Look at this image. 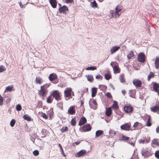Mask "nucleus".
<instances>
[{"label":"nucleus","instance_id":"obj_61","mask_svg":"<svg viewBox=\"0 0 159 159\" xmlns=\"http://www.w3.org/2000/svg\"><path fill=\"white\" fill-rule=\"evenodd\" d=\"M129 143L131 145H132V146H134V143L133 142H131V141H129Z\"/></svg>","mask_w":159,"mask_h":159},{"label":"nucleus","instance_id":"obj_14","mask_svg":"<svg viewBox=\"0 0 159 159\" xmlns=\"http://www.w3.org/2000/svg\"><path fill=\"white\" fill-rule=\"evenodd\" d=\"M57 76L56 74L54 73L51 74L49 76V79L51 81H52L56 79Z\"/></svg>","mask_w":159,"mask_h":159},{"label":"nucleus","instance_id":"obj_23","mask_svg":"<svg viewBox=\"0 0 159 159\" xmlns=\"http://www.w3.org/2000/svg\"><path fill=\"white\" fill-rule=\"evenodd\" d=\"M134 56V52L133 51H130L129 54L127 55V57L128 59H131Z\"/></svg>","mask_w":159,"mask_h":159},{"label":"nucleus","instance_id":"obj_53","mask_svg":"<svg viewBox=\"0 0 159 159\" xmlns=\"http://www.w3.org/2000/svg\"><path fill=\"white\" fill-rule=\"evenodd\" d=\"M102 76L101 75H97L96 76V79H102Z\"/></svg>","mask_w":159,"mask_h":159},{"label":"nucleus","instance_id":"obj_30","mask_svg":"<svg viewBox=\"0 0 159 159\" xmlns=\"http://www.w3.org/2000/svg\"><path fill=\"white\" fill-rule=\"evenodd\" d=\"M120 82L121 83H124L125 82L124 79V74H121L120 75Z\"/></svg>","mask_w":159,"mask_h":159},{"label":"nucleus","instance_id":"obj_31","mask_svg":"<svg viewBox=\"0 0 159 159\" xmlns=\"http://www.w3.org/2000/svg\"><path fill=\"white\" fill-rule=\"evenodd\" d=\"M122 9V7L121 6H117L116 8V12H119Z\"/></svg>","mask_w":159,"mask_h":159},{"label":"nucleus","instance_id":"obj_51","mask_svg":"<svg viewBox=\"0 0 159 159\" xmlns=\"http://www.w3.org/2000/svg\"><path fill=\"white\" fill-rule=\"evenodd\" d=\"M106 96L108 98H111L112 97V96L110 93L109 92H107L106 94Z\"/></svg>","mask_w":159,"mask_h":159},{"label":"nucleus","instance_id":"obj_34","mask_svg":"<svg viewBox=\"0 0 159 159\" xmlns=\"http://www.w3.org/2000/svg\"><path fill=\"white\" fill-rule=\"evenodd\" d=\"M58 145H59V147L60 148V149H61V154L62 155H63V156L64 157L66 156V155L65 154V153H64V152L63 151V149L62 148L61 145L60 143H59L58 144Z\"/></svg>","mask_w":159,"mask_h":159},{"label":"nucleus","instance_id":"obj_41","mask_svg":"<svg viewBox=\"0 0 159 159\" xmlns=\"http://www.w3.org/2000/svg\"><path fill=\"white\" fill-rule=\"evenodd\" d=\"M16 123V120L14 119H12L10 122V125L11 127H13L14 125Z\"/></svg>","mask_w":159,"mask_h":159},{"label":"nucleus","instance_id":"obj_40","mask_svg":"<svg viewBox=\"0 0 159 159\" xmlns=\"http://www.w3.org/2000/svg\"><path fill=\"white\" fill-rule=\"evenodd\" d=\"M154 73L152 72H150V74L148 75V80H150V79L152 78V77L154 75Z\"/></svg>","mask_w":159,"mask_h":159},{"label":"nucleus","instance_id":"obj_18","mask_svg":"<svg viewBox=\"0 0 159 159\" xmlns=\"http://www.w3.org/2000/svg\"><path fill=\"white\" fill-rule=\"evenodd\" d=\"M151 111L155 112L158 111H159V106L158 105H156L154 107H151Z\"/></svg>","mask_w":159,"mask_h":159},{"label":"nucleus","instance_id":"obj_11","mask_svg":"<svg viewBox=\"0 0 159 159\" xmlns=\"http://www.w3.org/2000/svg\"><path fill=\"white\" fill-rule=\"evenodd\" d=\"M91 129V128L89 124L83 126L82 128V131L83 132L90 131Z\"/></svg>","mask_w":159,"mask_h":159},{"label":"nucleus","instance_id":"obj_60","mask_svg":"<svg viewBox=\"0 0 159 159\" xmlns=\"http://www.w3.org/2000/svg\"><path fill=\"white\" fill-rule=\"evenodd\" d=\"M92 102L95 105H96L97 104V102H96V101L94 100H93Z\"/></svg>","mask_w":159,"mask_h":159},{"label":"nucleus","instance_id":"obj_62","mask_svg":"<svg viewBox=\"0 0 159 159\" xmlns=\"http://www.w3.org/2000/svg\"><path fill=\"white\" fill-rule=\"evenodd\" d=\"M52 112V111H50L48 112V114H49V116H50V117L51 116V112Z\"/></svg>","mask_w":159,"mask_h":159},{"label":"nucleus","instance_id":"obj_4","mask_svg":"<svg viewBox=\"0 0 159 159\" xmlns=\"http://www.w3.org/2000/svg\"><path fill=\"white\" fill-rule=\"evenodd\" d=\"M68 11V8L65 5L60 7L59 8V11L60 13H63L66 14V11Z\"/></svg>","mask_w":159,"mask_h":159},{"label":"nucleus","instance_id":"obj_26","mask_svg":"<svg viewBox=\"0 0 159 159\" xmlns=\"http://www.w3.org/2000/svg\"><path fill=\"white\" fill-rule=\"evenodd\" d=\"M112 107L114 109H117L119 108L117 104V102L116 101H114V103L112 105Z\"/></svg>","mask_w":159,"mask_h":159},{"label":"nucleus","instance_id":"obj_42","mask_svg":"<svg viewBox=\"0 0 159 159\" xmlns=\"http://www.w3.org/2000/svg\"><path fill=\"white\" fill-rule=\"evenodd\" d=\"M134 91L132 90H130L129 92V94L130 97L132 98H134V95L133 94L134 93Z\"/></svg>","mask_w":159,"mask_h":159},{"label":"nucleus","instance_id":"obj_47","mask_svg":"<svg viewBox=\"0 0 159 159\" xmlns=\"http://www.w3.org/2000/svg\"><path fill=\"white\" fill-rule=\"evenodd\" d=\"M146 126H150L151 125V123L150 121V119L148 118L146 124Z\"/></svg>","mask_w":159,"mask_h":159},{"label":"nucleus","instance_id":"obj_55","mask_svg":"<svg viewBox=\"0 0 159 159\" xmlns=\"http://www.w3.org/2000/svg\"><path fill=\"white\" fill-rule=\"evenodd\" d=\"M145 140L143 139H140L139 140V143L144 144L145 143Z\"/></svg>","mask_w":159,"mask_h":159},{"label":"nucleus","instance_id":"obj_9","mask_svg":"<svg viewBox=\"0 0 159 159\" xmlns=\"http://www.w3.org/2000/svg\"><path fill=\"white\" fill-rule=\"evenodd\" d=\"M40 88L41 89L39 92V94L43 97H45L46 94L48 92V91L45 88H43L42 86H41Z\"/></svg>","mask_w":159,"mask_h":159},{"label":"nucleus","instance_id":"obj_35","mask_svg":"<svg viewBox=\"0 0 159 159\" xmlns=\"http://www.w3.org/2000/svg\"><path fill=\"white\" fill-rule=\"evenodd\" d=\"M111 77V75L108 73L105 74V78L106 80H108Z\"/></svg>","mask_w":159,"mask_h":159},{"label":"nucleus","instance_id":"obj_25","mask_svg":"<svg viewBox=\"0 0 159 159\" xmlns=\"http://www.w3.org/2000/svg\"><path fill=\"white\" fill-rule=\"evenodd\" d=\"M88 80L90 82H92L93 80V77L92 75H86Z\"/></svg>","mask_w":159,"mask_h":159},{"label":"nucleus","instance_id":"obj_63","mask_svg":"<svg viewBox=\"0 0 159 159\" xmlns=\"http://www.w3.org/2000/svg\"><path fill=\"white\" fill-rule=\"evenodd\" d=\"M52 82L54 84H56L57 83V80L55 79L54 80V81H52Z\"/></svg>","mask_w":159,"mask_h":159},{"label":"nucleus","instance_id":"obj_45","mask_svg":"<svg viewBox=\"0 0 159 159\" xmlns=\"http://www.w3.org/2000/svg\"><path fill=\"white\" fill-rule=\"evenodd\" d=\"M68 129L67 127L66 126L63 127V128L61 129V131L62 132H66Z\"/></svg>","mask_w":159,"mask_h":159},{"label":"nucleus","instance_id":"obj_59","mask_svg":"<svg viewBox=\"0 0 159 159\" xmlns=\"http://www.w3.org/2000/svg\"><path fill=\"white\" fill-rule=\"evenodd\" d=\"M11 99L10 98H8L7 99V103L11 101Z\"/></svg>","mask_w":159,"mask_h":159},{"label":"nucleus","instance_id":"obj_27","mask_svg":"<svg viewBox=\"0 0 159 159\" xmlns=\"http://www.w3.org/2000/svg\"><path fill=\"white\" fill-rule=\"evenodd\" d=\"M23 118L24 119L29 121H30L31 120V118L27 115H24L23 116Z\"/></svg>","mask_w":159,"mask_h":159},{"label":"nucleus","instance_id":"obj_16","mask_svg":"<svg viewBox=\"0 0 159 159\" xmlns=\"http://www.w3.org/2000/svg\"><path fill=\"white\" fill-rule=\"evenodd\" d=\"M111 107L106 108L105 114L107 116H110L111 114Z\"/></svg>","mask_w":159,"mask_h":159},{"label":"nucleus","instance_id":"obj_7","mask_svg":"<svg viewBox=\"0 0 159 159\" xmlns=\"http://www.w3.org/2000/svg\"><path fill=\"white\" fill-rule=\"evenodd\" d=\"M131 126L128 123H125L120 126V128L122 130L128 131L130 130Z\"/></svg>","mask_w":159,"mask_h":159},{"label":"nucleus","instance_id":"obj_50","mask_svg":"<svg viewBox=\"0 0 159 159\" xmlns=\"http://www.w3.org/2000/svg\"><path fill=\"white\" fill-rule=\"evenodd\" d=\"M118 12H116V11L114 13V16L115 18H118L119 16L120 15L119 14Z\"/></svg>","mask_w":159,"mask_h":159},{"label":"nucleus","instance_id":"obj_57","mask_svg":"<svg viewBox=\"0 0 159 159\" xmlns=\"http://www.w3.org/2000/svg\"><path fill=\"white\" fill-rule=\"evenodd\" d=\"M80 143V142L79 141L74 142L73 143V145L75 146V145H77L79 144Z\"/></svg>","mask_w":159,"mask_h":159},{"label":"nucleus","instance_id":"obj_29","mask_svg":"<svg viewBox=\"0 0 159 159\" xmlns=\"http://www.w3.org/2000/svg\"><path fill=\"white\" fill-rule=\"evenodd\" d=\"M152 142L153 144H155V145H159V140L158 139H153L152 141Z\"/></svg>","mask_w":159,"mask_h":159},{"label":"nucleus","instance_id":"obj_15","mask_svg":"<svg viewBox=\"0 0 159 159\" xmlns=\"http://www.w3.org/2000/svg\"><path fill=\"white\" fill-rule=\"evenodd\" d=\"M87 121L86 118L84 117H82L80 120L79 123V125L81 126L84 124Z\"/></svg>","mask_w":159,"mask_h":159},{"label":"nucleus","instance_id":"obj_20","mask_svg":"<svg viewBox=\"0 0 159 159\" xmlns=\"http://www.w3.org/2000/svg\"><path fill=\"white\" fill-rule=\"evenodd\" d=\"M97 89L96 88H92V97H93L95 96L97 93Z\"/></svg>","mask_w":159,"mask_h":159},{"label":"nucleus","instance_id":"obj_10","mask_svg":"<svg viewBox=\"0 0 159 159\" xmlns=\"http://www.w3.org/2000/svg\"><path fill=\"white\" fill-rule=\"evenodd\" d=\"M124 110L125 112L126 113H131L133 110V108L130 106H125L124 107Z\"/></svg>","mask_w":159,"mask_h":159},{"label":"nucleus","instance_id":"obj_8","mask_svg":"<svg viewBox=\"0 0 159 159\" xmlns=\"http://www.w3.org/2000/svg\"><path fill=\"white\" fill-rule=\"evenodd\" d=\"M86 152L87 151L86 150H81L79 152L75 154V156L76 157H80L84 156Z\"/></svg>","mask_w":159,"mask_h":159},{"label":"nucleus","instance_id":"obj_6","mask_svg":"<svg viewBox=\"0 0 159 159\" xmlns=\"http://www.w3.org/2000/svg\"><path fill=\"white\" fill-rule=\"evenodd\" d=\"M65 98L66 100L70 98V88H67L64 92Z\"/></svg>","mask_w":159,"mask_h":159},{"label":"nucleus","instance_id":"obj_1","mask_svg":"<svg viewBox=\"0 0 159 159\" xmlns=\"http://www.w3.org/2000/svg\"><path fill=\"white\" fill-rule=\"evenodd\" d=\"M110 65L112 67L114 72L115 74L120 73V69L118 66L117 63L116 62L112 61L111 62Z\"/></svg>","mask_w":159,"mask_h":159},{"label":"nucleus","instance_id":"obj_43","mask_svg":"<svg viewBox=\"0 0 159 159\" xmlns=\"http://www.w3.org/2000/svg\"><path fill=\"white\" fill-rule=\"evenodd\" d=\"M129 137L125 135H123L121 137L122 139L124 141L127 140L129 139Z\"/></svg>","mask_w":159,"mask_h":159},{"label":"nucleus","instance_id":"obj_44","mask_svg":"<svg viewBox=\"0 0 159 159\" xmlns=\"http://www.w3.org/2000/svg\"><path fill=\"white\" fill-rule=\"evenodd\" d=\"M13 88V87L12 86H8L6 87V90L7 91H11L12 90Z\"/></svg>","mask_w":159,"mask_h":159},{"label":"nucleus","instance_id":"obj_22","mask_svg":"<svg viewBox=\"0 0 159 159\" xmlns=\"http://www.w3.org/2000/svg\"><path fill=\"white\" fill-rule=\"evenodd\" d=\"M103 131L101 130H98L96 131L95 133V136L97 137L103 134Z\"/></svg>","mask_w":159,"mask_h":159},{"label":"nucleus","instance_id":"obj_37","mask_svg":"<svg viewBox=\"0 0 159 159\" xmlns=\"http://www.w3.org/2000/svg\"><path fill=\"white\" fill-rule=\"evenodd\" d=\"M6 69V68H5L3 65L0 66V73L3 72Z\"/></svg>","mask_w":159,"mask_h":159},{"label":"nucleus","instance_id":"obj_17","mask_svg":"<svg viewBox=\"0 0 159 159\" xmlns=\"http://www.w3.org/2000/svg\"><path fill=\"white\" fill-rule=\"evenodd\" d=\"M159 84L156 83H154L153 84V89L156 92H158L159 91Z\"/></svg>","mask_w":159,"mask_h":159},{"label":"nucleus","instance_id":"obj_48","mask_svg":"<svg viewBox=\"0 0 159 159\" xmlns=\"http://www.w3.org/2000/svg\"><path fill=\"white\" fill-rule=\"evenodd\" d=\"M155 156L158 159H159V151H156L155 153Z\"/></svg>","mask_w":159,"mask_h":159},{"label":"nucleus","instance_id":"obj_28","mask_svg":"<svg viewBox=\"0 0 159 159\" xmlns=\"http://www.w3.org/2000/svg\"><path fill=\"white\" fill-rule=\"evenodd\" d=\"M97 68L95 66H90L88 67H87L85 70H96Z\"/></svg>","mask_w":159,"mask_h":159},{"label":"nucleus","instance_id":"obj_21","mask_svg":"<svg viewBox=\"0 0 159 159\" xmlns=\"http://www.w3.org/2000/svg\"><path fill=\"white\" fill-rule=\"evenodd\" d=\"M75 112V107L74 106H70V115H73Z\"/></svg>","mask_w":159,"mask_h":159},{"label":"nucleus","instance_id":"obj_49","mask_svg":"<svg viewBox=\"0 0 159 159\" xmlns=\"http://www.w3.org/2000/svg\"><path fill=\"white\" fill-rule=\"evenodd\" d=\"M3 99L2 97L0 95V105L2 106L3 104Z\"/></svg>","mask_w":159,"mask_h":159},{"label":"nucleus","instance_id":"obj_2","mask_svg":"<svg viewBox=\"0 0 159 159\" xmlns=\"http://www.w3.org/2000/svg\"><path fill=\"white\" fill-rule=\"evenodd\" d=\"M51 95L56 100L59 101L61 100L60 95V93H59V91L57 90L53 91L52 92Z\"/></svg>","mask_w":159,"mask_h":159},{"label":"nucleus","instance_id":"obj_12","mask_svg":"<svg viewBox=\"0 0 159 159\" xmlns=\"http://www.w3.org/2000/svg\"><path fill=\"white\" fill-rule=\"evenodd\" d=\"M120 48V47L118 46H114L112 47L110 49L111 54H112L118 51Z\"/></svg>","mask_w":159,"mask_h":159},{"label":"nucleus","instance_id":"obj_58","mask_svg":"<svg viewBox=\"0 0 159 159\" xmlns=\"http://www.w3.org/2000/svg\"><path fill=\"white\" fill-rule=\"evenodd\" d=\"M19 4L20 5V6L21 8H25V6H24L23 5H22V3L20 2L19 3Z\"/></svg>","mask_w":159,"mask_h":159},{"label":"nucleus","instance_id":"obj_3","mask_svg":"<svg viewBox=\"0 0 159 159\" xmlns=\"http://www.w3.org/2000/svg\"><path fill=\"white\" fill-rule=\"evenodd\" d=\"M145 55L143 52H140L138 55V61L140 62H143L145 61Z\"/></svg>","mask_w":159,"mask_h":159},{"label":"nucleus","instance_id":"obj_64","mask_svg":"<svg viewBox=\"0 0 159 159\" xmlns=\"http://www.w3.org/2000/svg\"><path fill=\"white\" fill-rule=\"evenodd\" d=\"M156 131L157 133L159 132V127L156 128Z\"/></svg>","mask_w":159,"mask_h":159},{"label":"nucleus","instance_id":"obj_56","mask_svg":"<svg viewBox=\"0 0 159 159\" xmlns=\"http://www.w3.org/2000/svg\"><path fill=\"white\" fill-rule=\"evenodd\" d=\"M139 124V122H135L134 125H133V126L134 127H136Z\"/></svg>","mask_w":159,"mask_h":159},{"label":"nucleus","instance_id":"obj_38","mask_svg":"<svg viewBox=\"0 0 159 159\" xmlns=\"http://www.w3.org/2000/svg\"><path fill=\"white\" fill-rule=\"evenodd\" d=\"M16 109L18 111H20L21 109V106L20 104L17 105L16 107Z\"/></svg>","mask_w":159,"mask_h":159},{"label":"nucleus","instance_id":"obj_19","mask_svg":"<svg viewBox=\"0 0 159 159\" xmlns=\"http://www.w3.org/2000/svg\"><path fill=\"white\" fill-rule=\"evenodd\" d=\"M43 82V80L42 78L39 77H36L35 79L36 83L40 84Z\"/></svg>","mask_w":159,"mask_h":159},{"label":"nucleus","instance_id":"obj_13","mask_svg":"<svg viewBox=\"0 0 159 159\" xmlns=\"http://www.w3.org/2000/svg\"><path fill=\"white\" fill-rule=\"evenodd\" d=\"M49 3L53 8H55L57 6V1L56 0H49Z\"/></svg>","mask_w":159,"mask_h":159},{"label":"nucleus","instance_id":"obj_52","mask_svg":"<svg viewBox=\"0 0 159 159\" xmlns=\"http://www.w3.org/2000/svg\"><path fill=\"white\" fill-rule=\"evenodd\" d=\"M49 85L50 84H47L42 86H43V88H45L46 89L48 88L49 87Z\"/></svg>","mask_w":159,"mask_h":159},{"label":"nucleus","instance_id":"obj_5","mask_svg":"<svg viewBox=\"0 0 159 159\" xmlns=\"http://www.w3.org/2000/svg\"><path fill=\"white\" fill-rule=\"evenodd\" d=\"M133 83L136 88L140 87L141 86L142 83L141 81L139 80L134 79L133 81Z\"/></svg>","mask_w":159,"mask_h":159},{"label":"nucleus","instance_id":"obj_39","mask_svg":"<svg viewBox=\"0 0 159 159\" xmlns=\"http://www.w3.org/2000/svg\"><path fill=\"white\" fill-rule=\"evenodd\" d=\"M91 3L92 7H97L98 5L95 0H94L93 2H91Z\"/></svg>","mask_w":159,"mask_h":159},{"label":"nucleus","instance_id":"obj_33","mask_svg":"<svg viewBox=\"0 0 159 159\" xmlns=\"http://www.w3.org/2000/svg\"><path fill=\"white\" fill-rule=\"evenodd\" d=\"M52 95L51 94L48 98L47 99V102L48 103H51L52 101Z\"/></svg>","mask_w":159,"mask_h":159},{"label":"nucleus","instance_id":"obj_54","mask_svg":"<svg viewBox=\"0 0 159 159\" xmlns=\"http://www.w3.org/2000/svg\"><path fill=\"white\" fill-rule=\"evenodd\" d=\"M42 116L45 119H47L48 118L47 116L45 113H43Z\"/></svg>","mask_w":159,"mask_h":159},{"label":"nucleus","instance_id":"obj_36","mask_svg":"<svg viewBox=\"0 0 159 159\" xmlns=\"http://www.w3.org/2000/svg\"><path fill=\"white\" fill-rule=\"evenodd\" d=\"M70 123L72 125L74 126L75 125V124L76 123L75 118H73L70 121Z\"/></svg>","mask_w":159,"mask_h":159},{"label":"nucleus","instance_id":"obj_32","mask_svg":"<svg viewBox=\"0 0 159 159\" xmlns=\"http://www.w3.org/2000/svg\"><path fill=\"white\" fill-rule=\"evenodd\" d=\"M148 151L146 150H143V149L141 150V152L142 156H144L145 157H146L147 156L146 153Z\"/></svg>","mask_w":159,"mask_h":159},{"label":"nucleus","instance_id":"obj_24","mask_svg":"<svg viewBox=\"0 0 159 159\" xmlns=\"http://www.w3.org/2000/svg\"><path fill=\"white\" fill-rule=\"evenodd\" d=\"M155 65L156 68H159V58H157L155 62Z\"/></svg>","mask_w":159,"mask_h":159},{"label":"nucleus","instance_id":"obj_46","mask_svg":"<svg viewBox=\"0 0 159 159\" xmlns=\"http://www.w3.org/2000/svg\"><path fill=\"white\" fill-rule=\"evenodd\" d=\"M33 154L35 156H37L39 154V152L38 150H35L33 152Z\"/></svg>","mask_w":159,"mask_h":159}]
</instances>
